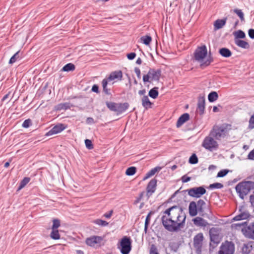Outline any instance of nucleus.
Masks as SVG:
<instances>
[{
	"label": "nucleus",
	"mask_w": 254,
	"mask_h": 254,
	"mask_svg": "<svg viewBox=\"0 0 254 254\" xmlns=\"http://www.w3.org/2000/svg\"><path fill=\"white\" fill-rule=\"evenodd\" d=\"M234 12L240 17L241 21L244 20V14L241 10L238 9H234Z\"/></svg>",
	"instance_id": "nucleus-36"
},
{
	"label": "nucleus",
	"mask_w": 254,
	"mask_h": 254,
	"mask_svg": "<svg viewBox=\"0 0 254 254\" xmlns=\"http://www.w3.org/2000/svg\"><path fill=\"white\" fill-rule=\"evenodd\" d=\"M150 254H158L156 247L153 245L151 246Z\"/></svg>",
	"instance_id": "nucleus-47"
},
{
	"label": "nucleus",
	"mask_w": 254,
	"mask_h": 254,
	"mask_svg": "<svg viewBox=\"0 0 254 254\" xmlns=\"http://www.w3.org/2000/svg\"><path fill=\"white\" fill-rule=\"evenodd\" d=\"M141 102L143 107L145 109H148L151 107L152 103L147 96L144 95L141 98Z\"/></svg>",
	"instance_id": "nucleus-21"
},
{
	"label": "nucleus",
	"mask_w": 254,
	"mask_h": 254,
	"mask_svg": "<svg viewBox=\"0 0 254 254\" xmlns=\"http://www.w3.org/2000/svg\"><path fill=\"white\" fill-rule=\"evenodd\" d=\"M203 240L202 233H198L193 239V245L194 247L199 249L201 247L202 243Z\"/></svg>",
	"instance_id": "nucleus-15"
},
{
	"label": "nucleus",
	"mask_w": 254,
	"mask_h": 254,
	"mask_svg": "<svg viewBox=\"0 0 254 254\" xmlns=\"http://www.w3.org/2000/svg\"><path fill=\"white\" fill-rule=\"evenodd\" d=\"M161 169V167H156L151 169L149 172H148L146 174L145 177L144 178L143 180H145L150 177L153 176L156 172H159Z\"/></svg>",
	"instance_id": "nucleus-23"
},
{
	"label": "nucleus",
	"mask_w": 254,
	"mask_h": 254,
	"mask_svg": "<svg viewBox=\"0 0 254 254\" xmlns=\"http://www.w3.org/2000/svg\"><path fill=\"white\" fill-rule=\"evenodd\" d=\"M121 252L123 254H128L131 250V241L129 238L124 237L120 242Z\"/></svg>",
	"instance_id": "nucleus-8"
},
{
	"label": "nucleus",
	"mask_w": 254,
	"mask_h": 254,
	"mask_svg": "<svg viewBox=\"0 0 254 254\" xmlns=\"http://www.w3.org/2000/svg\"><path fill=\"white\" fill-rule=\"evenodd\" d=\"M123 106L124 107V110H126V109L127 108L128 106V104L127 103H125V104H124L123 105Z\"/></svg>",
	"instance_id": "nucleus-59"
},
{
	"label": "nucleus",
	"mask_w": 254,
	"mask_h": 254,
	"mask_svg": "<svg viewBox=\"0 0 254 254\" xmlns=\"http://www.w3.org/2000/svg\"><path fill=\"white\" fill-rule=\"evenodd\" d=\"M19 58V52H17L10 58L9 64H12L14 63Z\"/></svg>",
	"instance_id": "nucleus-37"
},
{
	"label": "nucleus",
	"mask_w": 254,
	"mask_h": 254,
	"mask_svg": "<svg viewBox=\"0 0 254 254\" xmlns=\"http://www.w3.org/2000/svg\"><path fill=\"white\" fill-rule=\"evenodd\" d=\"M161 75L160 71L154 69H150L146 74L143 76V81L144 83H151L154 81H158Z\"/></svg>",
	"instance_id": "nucleus-7"
},
{
	"label": "nucleus",
	"mask_w": 254,
	"mask_h": 254,
	"mask_svg": "<svg viewBox=\"0 0 254 254\" xmlns=\"http://www.w3.org/2000/svg\"><path fill=\"white\" fill-rule=\"evenodd\" d=\"M253 189H254V182L251 181L240 183L236 187V191L242 199Z\"/></svg>",
	"instance_id": "nucleus-5"
},
{
	"label": "nucleus",
	"mask_w": 254,
	"mask_h": 254,
	"mask_svg": "<svg viewBox=\"0 0 254 254\" xmlns=\"http://www.w3.org/2000/svg\"><path fill=\"white\" fill-rule=\"evenodd\" d=\"M235 36L237 38H244L245 37V34L243 31L239 30L235 33Z\"/></svg>",
	"instance_id": "nucleus-42"
},
{
	"label": "nucleus",
	"mask_w": 254,
	"mask_h": 254,
	"mask_svg": "<svg viewBox=\"0 0 254 254\" xmlns=\"http://www.w3.org/2000/svg\"><path fill=\"white\" fill-rule=\"evenodd\" d=\"M87 120H88L89 122H91V121H92L93 120H92V118H88V119H87Z\"/></svg>",
	"instance_id": "nucleus-63"
},
{
	"label": "nucleus",
	"mask_w": 254,
	"mask_h": 254,
	"mask_svg": "<svg viewBox=\"0 0 254 254\" xmlns=\"http://www.w3.org/2000/svg\"><path fill=\"white\" fill-rule=\"evenodd\" d=\"M176 168H177V166H176V165H174V166H172V169L173 170H174V169H175Z\"/></svg>",
	"instance_id": "nucleus-62"
},
{
	"label": "nucleus",
	"mask_w": 254,
	"mask_h": 254,
	"mask_svg": "<svg viewBox=\"0 0 254 254\" xmlns=\"http://www.w3.org/2000/svg\"><path fill=\"white\" fill-rule=\"evenodd\" d=\"M249 35L252 39H254V29H251L249 30Z\"/></svg>",
	"instance_id": "nucleus-52"
},
{
	"label": "nucleus",
	"mask_w": 254,
	"mask_h": 254,
	"mask_svg": "<svg viewBox=\"0 0 254 254\" xmlns=\"http://www.w3.org/2000/svg\"><path fill=\"white\" fill-rule=\"evenodd\" d=\"M205 108V98L204 96L199 97L198 98V104H197V112L200 114H202L203 113Z\"/></svg>",
	"instance_id": "nucleus-17"
},
{
	"label": "nucleus",
	"mask_w": 254,
	"mask_h": 254,
	"mask_svg": "<svg viewBox=\"0 0 254 254\" xmlns=\"http://www.w3.org/2000/svg\"><path fill=\"white\" fill-rule=\"evenodd\" d=\"M190 115L188 113H185L182 115L178 119L176 126L177 127H180L183 124L189 120Z\"/></svg>",
	"instance_id": "nucleus-19"
},
{
	"label": "nucleus",
	"mask_w": 254,
	"mask_h": 254,
	"mask_svg": "<svg viewBox=\"0 0 254 254\" xmlns=\"http://www.w3.org/2000/svg\"><path fill=\"white\" fill-rule=\"evenodd\" d=\"M241 211L240 213L234 217L233 219L234 221H240L242 220H244L248 218L250 216L249 213L246 211H242L241 209L240 210Z\"/></svg>",
	"instance_id": "nucleus-20"
},
{
	"label": "nucleus",
	"mask_w": 254,
	"mask_h": 254,
	"mask_svg": "<svg viewBox=\"0 0 254 254\" xmlns=\"http://www.w3.org/2000/svg\"><path fill=\"white\" fill-rule=\"evenodd\" d=\"M52 232L50 236L52 239L54 240H58L60 239V236L58 229H52Z\"/></svg>",
	"instance_id": "nucleus-31"
},
{
	"label": "nucleus",
	"mask_w": 254,
	"mask_h": 254,
	"mask_svg": "<svg viewBox=\"0 0 254 254\" xmlns=\"http://www.w3.org/2000/svg\"><path fill=\"white\" fill-rule=\"evenodd\" d=\"M146 93V90L145 89L141 90L138 91V94L140 95H144Z\"/></svg>",
	"instance_id": "nucleus-56"
},
{
	"label": "nucleus",
	"mask_w": 254,
	"mask_h": 254,
	"mask_svg": "<svg viewBox=\"0 0 254 254\" xmlns=\"http://www.w3.org/2000/svg\"><path fill=\"white\" fill-rule=\"evenodd\" d=\"M75 66L74 64L72 63H69L64 65V71L69 72L73 71L75 70Z\"/></svg>",
	"instance_id": "nucleus-32"
},
{
	"label": "nucleus",
	"mask_w": 254,
	"mask_h": 254,
	"mask_svg": "<svg viewBox=\"0 0 254 254\" xmlns=\"http://www.w3.org/2000/svg\"><path fill=\"white\" fill-rule=\"evenodd\" d=\"M245 223H246V222L234 224H232V227L233 228L235 227V228H237V227H241L242 225H243L244 224H245Z\"/></svg>",
	"instance_id": "nucleus-53"
},
{
	"label": "nucleus",
	"mask_w": 254,
	"mask_h": 254,
	"mask_svg": "<svg viewBox=\"0 0 254 254\" xmlns=\"http://www.w3.org/2000/svg\"><path fill=\"white\" fill-rule=\"evenodd\" d=\"M152 214V212H150L147 215L145 222V226H144V232L145 233L147 232V230L148 228V225L149 224L150 221V217Z\"/></svg>",
	"instance_id": "nucleus-34"
},
{
	"label": "nucleus",
	"mask_w": 254,
	"mask_h": 254,
	"mask_svg": "<svg viewBox=\"0 0 254 254\" xmlns=\"http://www.w3.org/2000/svg\"><path fill=\"white\" fill-rule=\"evenodd\" d=\"M142 63V60L140 58H138L136 61V63L138 64H140Z\"/></svg>",
	"instance_id": "nucleus-57"
},
{
	"label": "nucleus",
	"mask_w": 254,
	"mask_h": 254,
	"mask_svg": "<svg viewBox=\"0 0 254 254\" xmlns=\"http://www.w3.org/2000/svg\"><path fill=\"white\" fill-rule=\"evenodd\" d=\"M61 71H63L64 70V67L62 68H61Z\"/></svg>",
	"instance_id": "nucleus-64"
},
{
	"label": "nucleus",
	"mask_w": 254,
	"mask_h": 254,
	"mask_svg": "<svg viewBox=\"0 0 254 254\" xmlns=\"http://www.w3.org/2000/svg\"><path fill=\"white\" fill-rule=\"evenodd\" d=\"M182 180L183 182L187 183L190 180V177L184 176L182 178Z\"/></svg>",
	"instance_id": "nucleus-51"
},
{
	"label": "nucleus",
	"mask_w": 254,
	"mask_h": 254,
	"mask_svg": "<svg viewBox=\"0 0 254 254\" xmlns=\"http://www.w3.org/2000/svg\"><path fill=\"white\" fill-rule=\"evenodd\" d=\"M248 158L250 160H254V149L249 153Z\"/></svg>",
	"instance_id": "nucleus-48"
},
{
	"label": "nucleus",
	"mask_w": 254,
	"mask_h": 254,
	"mask_svg": "<svg viewBox=\"0 0 254 254\" xmlns=\"http://www.w3.org/2000/svg\"><path fill=\"white\" fill-rule=\"evenodd\" d=\"M85 145H86V147L88 149H91L93 148V145L92 144V142L89 139H86L85 140Z\"/></svg>",
	"instance_id": "nucleus-45"
},
{
	"label": "nucleus",
	"mask_w": 254,
	"mask_h": 254,
	"mask_svg": "<svg viewBox=\"0 0 254 254\" xmlns=\"http://www.w3.org/2000/svg\"><path fill=\"white\" fill-rule=\"evenodd\" d=\"M249 128L250 129H253L254 128V114L250 119Z\"/></svg>",
	"instance_id": "nucleus-43"
},
{
	"label": "nucleus",
	"mask_w": 254,
	"mask_h": 254,
	"mask_svg": "<svg viewBox=\"0 0 254 254\" xmlns=\"http://www.w3.org/2000/svg\"><path fill=\"white\" fill-rule=\"evenodd\" d=\"M213 112H217L218 111V108L216 106H214L213 108Z\"/></svg>",
	"instance_id": "nucleus-60"
},
{
	"label": "nucleus",
	"mask_w": 254,
	"mask_h": 254,
	"mask_svg": "<svg viewBox=\"0 0 254 254\" xmlns=\"http://www.w3.org/2000/svg\"><path fill=\"white\" fill-rule=\"evenodd\" d=\"M136 172V168L135 167H130L127 169L126 174L127 176H131L135 174Z\"/></svg>",
	"instance_id": "nucleus-35"
},
{
	"label": "nucleus",
	"mask_w": 254,
	"mask_h": 254,
	"mask_svg": "<svg viewBox=\"0 0 254 254\" xmlns=\"http://www.w3.org/2000/svg\"><path fill=\"white\" fill-rule=\"evenodd\" d=\"M94 222L96 224L101 226H106L108 225V223L107 222L101 219H96L94 221Z\"/></svg>",
	"instance_id": "nucleus-38"
},
{
	"label": "nucleus",
	"mask_w": 254,
	"mask_h": 254,
	"mask_svg": "<svg viewBox=\"0 0 254 254\" xmlns=\"http://www.w3.org/2000/svg\"><path fill=\"white\" fill-rule=\"evenodd\" d=\"M157 89V87H154L151 89L149 92V96L153 99H156L158 95Z\"/></svg>",
	"instance_id": "nucleus-30"
},
{
	"label": "nucleus",
	"mask_w": 254,
	"mask_h": 254,
	"mask_svg": "<svg viewBox=\"0 0 254 254\" xmlns=\"http://www.w3.org/2000/svg\"><path fill=\"white\" fill-rule=\"evenodd\" d=\"M198 159L195 154L192 155L189 159V162L191 164H194L197 163Z\"/></svg>",
	"instance_id": "nucleus-39"
},
{
	"label": "nucleus",
	"mask_w": 254,
	"mask_h": 254,
	"mask_svg": "<svg viewBox=\"0 0 254 254\" xmlns=\"http://www.w3.org/2000/svg\"><path fill=\"white\" fill-rule=\"evenodd\" d=\"M242 232L246 237L254 240V223L243 229Z\"/></svg>",
	"instance_id": "nucleus-12"
},
{
	"label": "nucleus",
	"mask_w": 254,
	"mask_h": 254,
	"mask_svg": "<svg viewBox=\"0 0 254 254\" xmlns=\"http://www.w3.org/2000/svg\"><path fill=\"white\" fill-rule=\"evenodd\" d=\"M228 173V170H222L219 171L217 175V177H223L226 176Z\"/></svg>",
	"instance_id": "nucleus-44"
},
{
	"label": "nucleus",
	"mask_w": 254,
	"mask_h": 254,
	"mask_svg": "<svg viewBox=\"0 0 254 254\" xmlns=\"http://www.w3.org/2000/svg\"><path fill=\"white\" fill-rule=\"evenodd\" d=\"M205 205V202L202 199H199L196 202V206L198 212H202L203 211V208Z\"/></svg>",
	"instance_id": "nucleus-28"
},
{
	"label": "nucleus",
	"mask_w": 254,
	"mask_h": 254,
	"mask_svg": "<svg viewBox=\"0 0 254 254\" xmlns=\"http://www.w3.org/2000/svg\"><path fill=\"white\" fill-rule=\"evenodd\" d=\"M234 250V245L231 242H226L221 246L219 254H233Z\"/></svg>",
	"instance_id": "nucleus-9"
},
{
	"label": "nucleus",
	"mask_w": 254,
	"mask_h": 254,
	"mask_svg": "<svg viewBox=\"0 0 254 254\" xmlns=\"http://www.w3.org/2000/svg\"><path fill=\"white\" fill-rule=\"evenodd\" d=\"M92 91L96 93H98V86L97 85H94L92 86Z\"/></svg>",
	"instance_id": "nucleus-54"
},
{
	"label": "nucleus",
	"mask_w": 254,
	"mask_h": 254,
	"mask_svg": "<svg viewBox=\"0 0 254 254\" xmlns=\"http://www.w3.org/2000/svg\"><path fill=\"white\" fill-rule=\"evenodd\" d=\"M30 180V179L28 177L24 178L20 183L18 188V190H19L23 188L29 182Z\"/></svg>",
	"instance_id": "nucleus-29"
},
{
	"label": "nucleus",
	"mask_w": 254,
	"mask_h": 254,
	"mask_svg": "<svg viewBox=\"0 0 254 254\" xmlns=\"http://www.w3.org/2000/svg\"><path fill=\"white\" fill-rule=\"evenodd\" d=\"M226 23V20L218 19L215 21L214 24L215 30H218L223 27Z\"/></svg>",
	"instance_id": "nucleus-25"
},
{
	"label": "nucleus",
	"mask_w": 254,
	"mask_h": 254,
	"mask_svg": "<svg viewBox=\"0 0 254 254\" xmlns=\"http://www.w3.org/2000/svg\"><path fill=\"white\" fill-rule=\"evenodd\" d=\"M214 137L210 135L206 136L204 139L202 146L206 149L213 151L218 148L219 144L218 142L214 139Z\"/></svg>",
	"instance_id": "nucleus-6"
},
{
	"label": "nucleus",
	"mask_w": 254,
	"mask_h": 254,
	"mask_svg": "<svg viewBox=\"0 0 254 254\" xmlns=\"http://www.w3.org/2000/svg\"><path fill=\"white\" fill-rule=\"evenodd\" d=\"M136 56V54L135 53H130L127 55V58L130 60H133Z\"/></svg>",
	"instance_id": "nucleus-49"
},
{
	"label": "nucleus",
	"mask_w": 254,
	"mask_h": 254,
	"mask_svg": "<svg viewBox=\"0 0 254 254\" xmlns=\"http://www.w3.org/2000/svg\"><path fill=\"white\" fill-rule=\"evenodd\" d=\"M31 124V121L30 119L26 120L22 124V127L24 128H28Z\"/></svg>",
	"instance_id": "nucleus-46"
},
{
	"label": "nucleus",
	"mask_w": 254,
	"mask_h": 254,
	"mask_svg": "<svg viewBox=\"0 0 254 254\" xmlns=\"http://www.w3.org/2000/svg\"><path fill=\"white\" fill-rule=\"evenodd\" d=\"M123 74L121 71H116L110 73L107 78L104 79L102 85L104 92L107 95H110V89L107 87V84H113L115 82L122 80Z\"/></svg>",
	"instance_id": "nucleus-3"
},
{
	"label": "nucleus",
	"mask_w": 254,
	"mask_h": 254,
	"mask_svg": "<svg viewBox=\"0 0 254 254\" xmlns=\"http://www.w3.org/2000/svg\"><path fill=\"white\" fill-rule=\"evenodd\" d=\"M194 59L201 66H206L211 62V58L207 55V49L205 46L198 47L194 53Z\"/></svg>",
	"instance_id": "nucleus-2"
},
{
	"label": "nucleus",
	"mask_w": 254,
	"mask_h": 254,
	"mask_svg": "<svg viewBox=\"0 0 254 254\" xmlns=\"http://www.w3.org/2000/svg\"><path fill=\"white\" fill-rule=\"evenodd\" d=\"M106 105L108 108L111 111L117 112L120 111V107L121 105L113 103V102H106Z\"/></svg>",
	"instance_id": "nucleus-22"
},
{
	"label": "nucleus",
	"mask_w": 254,
	"mask_h": 254,
	"mask_svg": "<svg viewBox=\"0 0 254 254\" xmlns=\"http://www.w3.org/2000/svg\"><path fill=\"white\" fill-rule=\"evenodd\" d=\"M189 211L191 216H195L197 214L198 211L195 202L191 201L190 202L189 206Z\"/></svg>",
	"instance_id": "nucleus-16"
},
{
	"label": "nucleus",
	"mask_w": 254,
	"mask_h": 254,
	"mask_svg": "<svg viewBox=\"0 0 254 254\" xmlns=\"http://www.w3.org/2000/svg\"><path fill=\"white\" fill-rule=\"evenodd\" d=\"M161 220L166 230L171 232H177L185 227L186 215L181 207L174 206L163 212Z\"/></svg>",
	"instance_id": "nucleus-1"
},
{
	"label": "nucleus",
	"mask_w": 254,
	"mask_h": 254,
	"mask_svg": "<svg viewBox=\"0 0 254 254\" xmlns=\"http://www.w3.org/2000/svg\"><path fill=\"white\" fill-rule=\"evenodd\" d=\"M218 98V95L217 92L213 91L210 93L208 96V99L209 102H213L216 100H217Z\"/></svg>",
	"instance_id": "nucleus-27"
},
{
	"label": "nucleus",
	"mask_w": 254,
	"mask_h": 254,
	"mask_svg": "<svg viewBox=\"0 0 254 254\" xmlns=\"http://www.w3.org/2000/svg\"><path fill=\"white\" fill-rule=\"evenodd\" d=\"M235 43L239 47L244 49H248L250 47L248 42L240 39H236Z\"/></svg>",
	"instance_id": "nucleus-24"
},
{
	"label": "nucleus",
	"mask_w": 254,
	"mask_h": 254,
	"mask_svg": "<svg viewBox=\"0 0 254 254\" xmlns=\"http://www.w3.org/2000/svg\"><path fill=\"white\" fill-rule=\"evenodd\" d=\"M231 129V125L228 124L214 126L210 132V135L217 140H220L228 136Z\"/></svg>",
	"instance_id": "nucleus-4"
},
{
	"label": "nucleus",
	"mask_w": 254,
	"mask_h": 254,
	"mask_svg": "<svg viewBox=\"0 0 254 254\" xmlns=\"http://www.w3.org/2000/svg\"><path fill=\"white\" fill-rule=\"evenodd\" d=\"M9 163L8 162H6L4 164V167H6V168L8 167L9 166Z\"/></svg>",
	"instance_id": "nucleus-61"
},
{
	"label": "nucleus",
	"mask_w": 254,
	"mask_h": 254,
	"mask_svg": "<svg viewBox=\"0 0 254 254\" xmlns=\"http://www.w3.org/2000/svg\"><path fill=\"white\" fill-rule=\"evenodd\" d=\"M219 53L223 57L226 58L230 57L232 55L231 52L228 49L225 48L220 49L219 50Z\"/></svg>",
	"instance_id": "nucleus-26"
},
{
	"label": "nucleus",
	"mask_w": 254,
	"mask_h": 254,
	"mask_svg": "<svg viewBox=\"0 0 254 254\" xmlns=\"http://www.w3.org/2000/svg\"><path fill=\"white\" fill-rule=\"evenodd\" d=\"M64 108V104H61L59 105L58 109H62Z\"/></svg>",
	"instance_id": "nucleus-58"
},
{
	"label": "nucleus",
	"mask_w": 254,
	"mask_h": 254,
	"mask_svg": "<svg viewBox=\"0 0 254 254\" xmlns=\"http://www.w3.org/2000/svg\"><path fill=\"white\" fill-rule=\"evenodd\" d=\"M192 221L194 224L196 226L205 227L208 225L206 220L199 217H195L192 220Z\"/></svg>",
	"instance_id": "nucleus-18"
},
{
	"label": "nucleus",
	"mask_w": 254,
	"mask_h": 254,
	"mask_svg": "<svg viewBox=\"0 0 254 254\" xmlns=\"http://www.w3.org/2000/svg\"><path fill=\"white\" fill-rule=\"evenodd\" d=\"M103 241V238L101 236H93L86 240V243L90 247H95L100 245Z\"/></svg>",
	"instance_id": "nucleus-11"
},
{
	"label": "nucleus",
	"mask_w": 254,
	"mask_h": 254,
	"mask_svg": "<svg viewBox=\"0 0 254 254\" xmlns=\"http://www.w3.org/2000/svg\"><path fill=\"white\" fill-rule=\"evenodd\" d=\"M134 72L136 73L137 77L138 78H140V77H141V75H140L141 72H140V70L139 68H138V67H135V68H134Z\"/></svg>",
	"instance_id": "nucleus-50"
},
{
	"label": "nucleus",
	"mask_w": 254,
	"mask_h": 254,
	"mask_svg": "<svg viewBox=\"0 0 254 254\" xmlns=\"http://www.w3.org/2000/svg\"><path fill=\"white\" fill-rule=\"evenodd\" d=\"M223 187V185L219 183H216L212 184H211L209 186V188L210 189H221Z\"/></svg>",
	"instance_id": "nucleus-40"
},
{
	"label": "nucleus",
	"mask_w": 254,
	"mask_h": 254,
	"mask_svg": "<svg viewBox=\"0 0 254 254\" xmlns=\"http://www.w3.org/2000/svg\"><path fill=\"white\" fill-rule=\"evenodd\" d=\"M205 192L206 190L202 187L191 188L188 190L189 195L194 197H200Z\"/></svg>",
	"instance_id": "nucleus-10"
},
{
	"label": "nucleus",
	"mask_w": 254,
	"mask_h": 254,
	"mask_svg": "<svg viewBox=\"0 0 254 254\" xmlns=\"http://www.w3.org/2000/svg\"><path fill=\"white\" fill-rule=\"evenodd\" d=\"M64 130V126L62 124H59L54 126L52 129L48 131L46 135L51 136L54 134H56Z\"/></svg>",
	"instance_id": "nucleus-14"
},
{
	"label": "nucleus",
	"mask_w": 254,
	"mask_h": 254,
	"mask_svg": "<svg viewBox=\"0 0 254 254\" xmlns=\"http://www.w3.org/2000/svg\"><path fill=\"white\" fill-rule=\"evenodd\" d=\"M140 41L146 45L149 44L151 41V38L149 36H144L140 38Z\"/></svg>",
	"instance_id": "nucleus-33"
},
{
	"label": "nucleus",
	"mask_w": 254,
	"mask_h": 254,
	"mask_svg": "<svg viewBox=\"0 0 254 254\" xmlns=\"http://www.w3.org/2000/svg\"><path fill=\"white\" fill-rule=\"evenodd\" d=\"M157 184V180L155 179H152L148 183L147 188V195L149 197L155 190Z\"/></svg>",
	"instance_id": "nucleus-13"
},
{
	"label": "nucleus",
	"mask_w": 254,
	"mask_h": 254,
	"mask_svg": "<svg viewBox=\"0 0 254 254\" xmlns=\"http://www.w3.org/2000/svg\"><path fill=\"white\" fill-rule=\"evenodd\" d=\"M112 213H113V211H110L109 213H105L104 216L106 217V218H109L111 217L112 214Z\"/></svg>",
	"instance_id": "nucleus-55"
},
{
	"label": "nucleus",
	"mask_w": 254,
	"mask_h": 254,
	"mask_svg": "<svg viewBox=\"0 0 254 254\" xmlns=\"http://www.w3.org/2000/svg\"><path fill=\"white\" fill-rule=\"evenodd\" d=\"M53 222L52 229H58L60 226V221L58 219H54Z\"/></svg>",
	"instance_id": "nucleus-41"
}]
</instances>
